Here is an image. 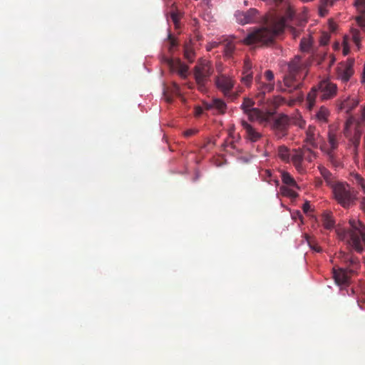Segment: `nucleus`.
I'll use <instances>...</instances> for the list:
<instances>
[{
	"mask_svg": "<svg viewBox=\"0 0 365 365\" xmlns=\"http://www.w3.org/2000/svg\"><path fill=\"white\" fill-rule=\"evenodd\" d=\"M317 96L320 98V93L317 86H316L311 89L307 96V107L309 110L314 108Z\"/></svg>",
	"mask_w": 365,
	"mask_h": 365,
	"instance_id": "nucleus-23",
	"label": "nucleus"
},
{
	"mask_svg": "<svg viewBox=\"0 0 365 365\" xmlns=\"http://www.w3.org/2000/svg\"><path fill=\"white\" fill-rule=\"evenodd\" d=\"M330 36L329 34L325 33L321 37L320 43L322 45H326L328 43L329 41Z\"/></svg>",
	"mask_w": 365,
	"mask_h": 365,
	"instance_id": "nucleus-48",
	"label": "nucleus"
},
{
	"mask_svg": "<svg viewBox=\"0 0 365 365\" xmlns=\"http://www.w3.org/2000/svg\"><path fill=\"white\" fill-rule=\"evenodd\" d=\"M307 242L310 247V248L317 252H322V248L320 246H319L313 239H312L311 237H307Z\"/></svg>",
	"mask_w": 365,
	"mask_h": 365,
	"instance_id": "nucleus-38",
	"label": "nucleus"
},
{
	"mask_svg": "<svg viewBox=\"0 0 365 365\" xmlns=\"http://www.w3.org/2000/svg\"><path fill=\"white\" fill-rule=\"evenodd\" d=\"M184 58L189 62L192 63L195 58V51L190 42L186 43L183 46Z\"/></svg>",
	"mask_w": 365,
	"mask_h": 365,
	"instance_id": "nucleus-26",
	"label": "nucleus"
},
{
	"mask_svg": "<svg viewBox=\"0 0 365 365\" xmlns=\"http://www.w3.org/2000/svg\"><path fill=\"white\" fill-rule=\"evenodd\" d=\"M278 156L284 161H288L289 159V150L287 147L282 145L277 150Z\"/></svg>",
	"mask_w": 365,
	"mask_h": 365,
	"instance_id": "nucleus-35",
	"label": "nucleus"
},
{
	"mask_svg": "<svg viewBox=\"0 0 365 365\" xmlns=\"http://www.w3.org/2000/svg\"><path fill=\"white\" fill-rule=\"evenodd\" d=\"M300 46L302 51H307L309 48V42L304 38L301 41Z\"/></svg>",
	"mask_w": 365,
	"mask_h": 365,
	"instance_id": "nucleus-49",
	"label": "nucleus"
},
{
	"mask_svg": "<svg viewBox=\"0 0 365 365\" xmlns=\"http://www.w3.org/2000/svg\"><path fill=\"white\" fill-rule=\"evenodd\" d=\"M350 180L353 184L359 187L365 195V179L360 174L353 173L350 174Z\"/></svg>",
	"mask_w": 365,
	"mask_h": 365,
	"instance_id": "nucleus-25",
	"label": "nucleus"
},
{
	"mask_svg": "<svg viewBox=\"0 0 365 365\" xmlns=\"http://www.w3.org/2000/svg\"><path fill=\"white\" fill-rule=\"evenodd\" d=\"M242 73H252V63L249 59L245 60L244 62Z\"/></svg>",
	"mask_w": 365,
	"mask_h": 365,
	"instance_id": "nucleus-42",
	"label": "nucleus"
},
{
	"mask_svg": "<svg viewBox=\"0 0 365 365\" xmlns=\"http://www.w3.org/2000/svg\"><path fill=\"white\" fill-rule=\"evenodd\" d=\"M351 38H352V40H353L354 43H355V45L358 48H359V46L361 43L360 32L356 29L352 30Z\"/></svg>",
	"mask_w": 365,
	"mask_h": 365,
	"instance_id": "nucleus-37",
	"label": "nucleus"
},
{
	"mask_svg": "<svg viewBox=\"0 0 365 365\" xmlns=\"http://www.w3.org/2000/svg\"><path fill=\"white\" fill-rule=\"evenodd\" d=\"M202 105L203 107L202 108H203V110H210L213 109L212 101L210 103L203 102Z\"/></svg>",
	"mask_w": 365,
	"mask_h": 365,
	"instance_id": "nucleus-50",
	"label": "nucleus"
},
{
	"mask_svg": "<svg viewBox=\"0 0 365 365\" xmlns=\"http://www.w3.org/2000/svg\"><path fill=\"white\" fill-rule=\"evenodd\" d=\"M167 101H168V102H171V99H170V98H168V99H167Z\"/></svg>",
	"mask_w": 365,
	"mask_h": 365,
	"instance_id": "nucleus-62",
	"label": "nucleus"
},
{
	"mask_svg": "<svg viewBox=\"0 0 365 365\" xmlns=\"http://www.w3.org/2000/svg\"><path fill=\"white\" fill-rule=\"evenodd\" d=\"M303 160L311 163L316 158L315 153L309 148L303 147L301 149Z\"/></svg>",
	"mask_w": 365,
	"mask_h": 365,
	"instance_id": "nucleus-27",
	"label": "nucleus"
},
{
	"mask_svg": "<svg viewBox=\"0 0 365 365\" xmlns=\"http://www.w3.org/2000/svg\"><path fill=\"white\" fill-rule=\"evenodd\" d=\"M212 106L213 109H215L219 113H224L227 109L226 103L219 98L212 100Z\"/></svg>",
	"mask_w": 365,
	"mask_h": 365,
	"instance_id": "nucleus-30",
	"label": "nucleus"
},
{
	"mask_svg": "<svg viewBox=\"0 0 365 365\" xmlns=\"http://www.w3.org/2000/svg\"><path fill=\"white\" fill-rule=\"evenodd\" d=\"M349 227H342L339 225L336 228L338 238L357 253L365 251V225L356 218L349 220Z\"/></svg>",
	"mask_w": 365,
	"mask_h": 365,
	"instance_id": "nucleus-2",
	"label": "nucleus"
},
{
	"mask_svg": "<svg viewBox=\"0 0 365 365\" xmlns=\"http://www.w3.org/2000/svg\"><path fill=\"white\" fill-rule=\"evenodd\" d=\"M354 5L360 13L365 14V0H356Z\"/></svg>",
	"mask_w": 365,
	"mask_h": 365,
	"instance_id": "nucleus-41",
	"label": "nucleus"
},
{
	"mask_svg": "<svg viewBox=\"0 0 365 365\" xmlns=\"http://www.w3.org/2000/svg\"><path fill=\"white\" fill-rule=\"evenodd\" d=\"M362 134L361 126L356 124L354 134L352 138H350V141L354 146V148L356 149L360 143L361 135Z\"/></svg>",
	"mask_w": 365,
	"mask_h": 365,
	"instance_id": "nucleus-28",
	"label": "nucleus"
},
{
	"mask_svg": "<svg viewBox=\"0 0 365 365\" xmlns=\"http://www.w3.org/2000/svg\"><path fill=\"white\" fill-rule=\"evenodd\" d=\"M291 31L292 33V35L294 36V38L297 37L299 36V31L297 30L296 29L293 28V27H291Z\"/></svg>",
	"mask_w": 365,
	"mask_h": 365,
	"instance_id": "nucleus-54",
	"label": "nucleus"
},
{
	"mask_svg": "<svg viewBox=\"0 0 365 365\" xmlns=\"http://www.w3.org/2000/svg\"><path fill=\"white\" fill-rule=\"evenodd\" d=\"M320 173L324 178V179L326 180L328 185L334 187L335 185L334 184L333 181V176L332 174L324 167H320L319 168Z\"/></svg>",
	"mask_w": 365,
	"mask_h": 365,
	"instance_id": "nucleus-29",
	"label": "nucleus"
},
{
	"mask_svg": "<svg viewBox=\"0 0 365 365\" xmlns=\"http://www.w3.org/2000/svg\"><path fill=\"white\" fill-rule=\"evenodd\" d=\"M197 132V130L195 129H188L184 132V135L185 137H190L195 134Z\"/></svg>",
	"mask_w": 365,
	"mask_h": 365,
	"instance_id": "nucleus-51",
	"label": "nucleus"
},
{
	"mask_svg": "<svg viewBox=\"0 0 365 365\" xmlns=\"http://www.w3.org/2000/svg\"><path fill=\"white\" fill-rule=\"evenodd\" d=\"M333 277L335 283L339 287H348L351 283V277L353 274H350L346 269L343 267H333Z\"/></svg>",
	"mask_w": 365,
	"mask_h": 365,
	"instance_id": "nucleus-10",
	"label": "nucleus"
},
{
	"mask_svg": "<svg viewBox=\"0 0 365 365\" xmlns=\"http://www.w3.org/2000/svg\"><path fill=\"white\" fill-rule=\"evenodd\" d=\"M174 89H175V92H178L179 91V87L177 84H174Z\"/></svg>",
	"mask_w": 365,
	"mask_h": 365,
	"instance_id": "nucleus-59",
	"label": "nucleus"
},
{
	"mask_svg": "<svg viewBox=\"0 0 365 365\" xmlns=\"http://www.w3.org/2000/svg\"><path fill=\"white\" fill-rule=\"evenodd\" d=\"M358 103L359 101L356 99L348 98L341 102L339 108L349 113L357 106Z\"/></svg>",
	"mask_w": 365,
	"mask_h": 365,
	"instance_id": "nucleus-20",
	"label": "nucleus"
},
{
	"mask_svg": "<svg viewBox=\"0 0 365 365\" xmlns=\"http://www.w3.org/2000/svg\"><path fill=\"white\" fill-rule=\"evenodd\" d=\"M317 88L322 101L334 98L337 93L336 85L327 80L320 81L317 85Z\"/></svg>",
	"mask_w": 365,
	"mask_h": 365,
	"instance_id": "nucleus-9",
	"label": "nucleus"
},
{
	"mask_svg": "<svg viewBox=\"0 0 365 365\" xmlns=\"http://www.w3.org/2000/svg\"><path fill=\"white\" fill-rule=\"evenodd\" d=\"M292 161L296 169L299 173H302L304 170V168L302 165V162L304 160L302 158L301 149L299 150H296L295 153L292 155Z\"/></svg>",
	"mask_w": 365,
	"mask_h": 365,
	"instance_id": "nucleus-24",
	"label": "nucleus"
},
{
	"mask_svg": "<svg viewBox=\"0 0 365 365\" xmlns=\"http://www.w3.org/2000/svg\"><path fill=\"white\" fill-rule=\"evenodd\" d=\"M235 38L234 36H222L221 38L220 43L224 45V53L227 57H231L235 50Z\"/></svg>",
	"mask_w": 365,
	"mask_h": 365,
	"instance_id": "nucleus-16",
	"label": "nucleus"
},
{
	"mask_svg": "<svg viewBox=\"0 0 365 365\" xmlns=\"http://www.w3.org/2000/svg\"><path fill=\"white\" fill-rule=\"evenodd\" d=\"M303 210L304 212L307 213L309 212V210H310V205L308 202H306L304 205H303Z\"/></svg>",
	"mask_w": 365,
	"mask_h": 365,
	"instance_id": "nucleus-53",
	"label": "nucleus"
},
{
	"mask_svg": "<svg viewBox=\"0 0 365 365\" xmlns=\"http://www.w3.org/2000/svg\"><path fill=\"white\" fill-rule=\"evenodd\" d=\"M216 68H217V72L220 73V74H222L221 73L222 71V64L219 63L218 65H217Z\"/></svg>",
	"mask_w": 365,
	"mask_h": 365,
	"instance_id": "nucleus-57",
	"label": "nucleus"
},
{
	"mask_svg": "<svg viewBox=\"0 0 365 365\" xmlns=\"http://www.w3.org/2000/svg\"><path fill=\"white\" fill-rule=\"evenodd\" d=\"M335 2H332L331 4H329V2L325 3L324 0H320V6L319 8V13L321 16H325L328 14V7H331L334 6Z\"/></svg>",
	"mask_w": 365,
	"mask_h": 365,
	"instance_id": "nucleus-34",
	"label": "nucleus"
},
{
	"mask_svg": "<svg viewBox=\"0 0 365 365\" xmlns=\"http://www.w3.org/2000/svg\"><path fill=\"white\" fill-rule=\"evenodd\" d=\"M322 222L324 228L326 230H332L333 228H336L338 227H335V221L331 212H324L322 214Z\"/></svg>",
	"mask_w": 365,
	"mask_h": 365,
	"instance_id": "nucleus-22",
	"label": "nucleus"
},
{
	"mask_svg": "<svg viewBox=\"0 0 365 365\" xmlns=\"http://www.w3.org/2000/svg\"><path fill=\"white\" fill-rule=\"evenodd\" d=\"M255 102L252 99L250 98H244L243 102L240 108L243 110V112L246 113L247 111H250L251 109L253 108Z\"/></svg>",
	"mask_w": 365,
	"mask_h": 365,
	"instance_id": "nucleus-33",
	"label": "nucleus"
},
{
	"mask_svg": "<svg viewBox=\"0 0 365 365\" xmlns=\"http://www.w3.org/2000/svg\"><path fill=\"white\" fill-rule=\"evenodd\" d=\"M237 21L242 25L257 23L259 20V11L256 9H250L247 11H237Z\"/></svg>",
	"mask_w": 365,
	"mask_h": 365,
	"instance_id": "nucleus-11",
	"label": "nucleus"
},
{
	"mask_svg": "<svg viewBox=\"0 0 365 365\" xmlns=\"http://www.w3.org/2000/svg\"><path fill=\"white\" fill-rule=\"evenodd\" d=\"M242 126L245 130L246 138L251 142H257L262 138V134L246 120L241 121Z\"/></svg>",
	"mask_w": 365,
	"mask_h": 365,
	"instance_id": "nucleus-15",
	"label": "nucleus"
},
{
	"mask_svg": "<svg viewBox=\"0 0 365 365\" xmlns=\"http://www.w3.org/2000/svg\"><path fill=\"white\" fill-rule=\"evenodd\" d=\"M354 58H348L346 61L339 63L336 68V78L344 83L348 82L354 72Z\"/></svg>",
	"mask_w": 365,
	"mask_h": 365,
	"instance_id": "nucleus-8",
	"label": "nucleus"
},
{
	"mask_svg": "<svg viewBox=\"0 0 365 365\" xmlns=\"http://www.w3.org/2000/svg\"><path fill=\"white\" fill-rule=\"evenodd\" d=\"M365 122V106L362 108L360 113V115L358 118L351 116L346 122L345 128L344 130V135L349 136V127L350 125L355 123L358 125L361 126Z\"/></svg>",
	"mask_w": 365,
	"mask_h": 365,
	"instance_id": "nucleus-17",
	"label": "nucleus"
},
{
	"mask_svg": "<svg viewBox=\"0 0 365 365\" xmlns=\"http://www.w3.org/2000/svg\"><path fill=\"white\" fill-rule=\"evenodd\" d=\"M281 191H282V193L284 195H286V196H288V197H292V198H294L297 196V194L295 191L291 190V189H289L286 187H281Z\"/></svg>",
	"mask_w": 365,
	"mask_h": 365,
	"instance_id": "nucleus-40",
	"label": "nucleus"
},
{
	"mask_svg": "<svg viewBox=\"0 0 365 365\" xmlns=\"http://www.w3.org/2000/svg\"><path fill=\"white\" fill-rule=\"evenodd\" d=\"M318 133H317L316 127L314 125H309L306 130V142L311 145L313 148H317L316 138Z\"/></svg>",
	"mask_w": 365,
	"mask_h": 365,
	"instance_id": "nucleus-21",
	"label": "nucleus"
},
{
	"mask_svg": "<svg viewBox=\"0 0 365 365\" xmlns=\"http://www.w3.org/2000/svg\"><path fill=\"white\" fill-rule=\"evenodd\" d=\"M356 20L359 26L362 29V30L365 33V19L364 18V16H358L356 17Z\"/></svg>",
	"mask_w": 365,
	"mask_h": 365,
	"instance_id": "nucleus-46",
	"label": "nucleus"
},
{
	"mask_svg": "<svg viewBox=\"0 0 365 365\" xmlns=\"http://www.w3.org/2000/svg\"><path fill=\"white\" fill-rule=\"evenodd\" d=\"M257 93H256V98L259 99V102L262 103V100L264 98V96L267 93H269L272 91L274 88V83H264L261 81V76H257L255 78Z\"/></svg>",
	"mask_w": 365,
	"mask_h": 365,
	"instance_id": "nucleus-14",
	"label": "nucleus"
},
{
	"mask_svg": "<svg viewBox=\"0 0 365 365\" xmlns=\"http://www.w3.org/2000/svg\"><path fill=\"white\" fill-rule=\"evenodd\" d=\"M162 61L163 63H166L170 67V68L172 69V68L173 67V65L175 62V59L163 56L162 57Z\"/></svg>",
	"mask_w": 365,
	"mask_h": 365,
	"instance_id": "nucleus-43",
	"label": "nucleus"
},
{
	"mask_svg": "<svg viewBox=\"0 0 365 365\" xmlns=\"http://www.w3.org/2000/svg\"><path fill=\"white\" fill-rule=\"evenodd\" d=\"M203 113V108L200 106H197L195 108V115L196 117H199Z\"/></svg>",
	"mask_w": 365,
	"mask_h": 365,
	"instance_id": "nucleus-52",
	"label": "nucleus"
},
{
	"mask_svg": "<svg viewBox=\"0 0 365 365\" xmlns=\"http://www.w3.org/2000/svg\"><path fill=\"white\" fill-rule=\"evenodd\" d=\"M201 38L202 37L200 36H199V35L197 36V41H200L201 39Z\"/></svg>",
	"mask_w": 365,
	"mask_h": 365,
	"instance_id": "nucleus-61",
	"label": "nucleus"
},
{
	"mask_svg": "<svg viewBox=\"0 0 365 365\" xmlns=\"http://www.w3.org/2000/svg\"><path fill=\"white\" fill-rule=\"evenodd\" d=\"M264 76L266 78V80L268 81V83H274V73L270 70H267L264 73Z\"/></svg>",
	"mask_w": 365,
	"mask_h": 365,
	"instance_id": "nucleus-45",
	"label": "nucleus"
},
{
	"mask_svg": "<svg viewBox=\"0 0 365 365\" xmlns=\"http://www.w3.org/2000/svg\"><path fill=\"white\" fill-rule=\"evenodd\" d=\"M336 258L346 266V267L344 268L346 269L350 274H355L360 269L361 264L359 259L351 252L340 251L336 255Z\"/></svg>",
	"mask_w": 365,
	"mask_h": 365,
	"instance_id": "nucleus-7",
	"label": "nucleus"
},
{
	"mask_svg": "<svg viewBox=\"0 0 365 365\" xmlns=\"http://www.w3.org/2000/svg\"><path fill=\"white\" fill-rule=\"evenodd\" d=\"M349 52V48H347L346 46H344V48H343V53L344 56H346Z\"/></svg>",
	"mask_w": 365,
	"mask_h": 365,
	"instance_id": "nucleus-58",
	"label": "nucleus"
},
{
	"mask_svg": "<svg viewBox=\"0 0 365 365\" xmlns=\"http://www.w3.org/2000/svg\"><path fill=\"white\" fill-rule=\"evenodd\" d=\"M262 178L264 180L267 181L269 184H272L273 182L275 185H279V180L273 176L272 173L269 170H266L264 171V174H262Z\"/></svg>",
	"mask_w": 365,
	"mask_h": 365,
	"instance_id": "nucleus-32",
	"label": "nucleus"
},
{
	"mask_svg": "<svg viewBox=\"0 0 365 365\" xmlns=\"http://www.w3.org/2000/svg\"><path fill=\"white\" fill-rule=\"evenodd\" d=\"M220 41L219 42L217 41H212L207 44L206 49L207 51H210L212 49L218 47V46L220 44Z\"/></svg>",
	"mask_w": 365,
	"mask_h": 365,
	"instance_id": "nucleus-47",
	"label": "nucleus"
},
{
	"mask_svg": "<svg viewBox=\"0 0 365 365\" xmlns=\"http://www.w3.org/2000/svg\"><path fill=\"white\" fill-rule=\"evenodd\" d=\"M188 69V66L182 62L180 59L177 58L171 70L176 71L182 78H185L187 75Z\"/></svg>",
	"mask_w": 365,
	"mask_h": 365,
	"instance_id": "nucleus-19",
	"label": "nucleus"
},
{
	"mask_svg": "<svg viewBox=\"0 0 365 365\" xmlns=\"http://www.w3.org/2000/svg\"><path fill=\"white\" fill-rule=\"evenodd\" d=\"M294 103H295V100H292L289 103V106H293L294 104Z\"/></svg>",
	"mask_w": 365,
	"mask_h": 365,
	"instance_id": "nucleus-60",
	"label": "nucleus"
},
{
	"mask_svg": "<svg viewBox=\"0 0 365 365\" xmlns=\"http://www.w3.org/2000/svg\"><path fill=\"white\" fill-rule=\"evenodd\" d=\"M170 19L175 26V28L179 29L180 26L179 14L175 11H173L170 14Z\"/></svg>",
	"mask_w": 365,
	"mask_h": 365,
	"instance_id": "nucleus-39",
	"label": "nucleus"
},
{
	"mask_svg": "<svg viewBox=\"0 0 365 365\" xmlns=\"http://www.w3.org/2000/svg\"><path fill=\"white\" fill-rule=\"evenodd\" d=\"M290 124H294L299 128H304L305 121L302 118L299 114L289 117L284 114H280L272 123V128L277 135L281 138L287 134L288 127Z\"/></svg>",
	"mask_w": 365,
	"mask_h": 365,
	"instance_id": "nucleus-4",
	"label": "nucleus"
},
{
	"mask_svg": "<svg viewBox=\"0 0 365 365\" xmlns=\"http://www.w3.org/2000/svg\"><path fill=\"white\" fill-rule=\"evenodd\" d=\"M214 72L211 61L200 58L193 68V76L197 88L202 92L206 91V86Z\"/></svg>",
	"mask_w": 365,
	"mask_h": 365,
	"instance_id": "nucleus-3",
	"label": "nucleus"
},
{
	"mask_svg": "<svg viewBox=\"0 0 365 365\" xmlns=\"http://www.w3.org/2000/svg\"><path fill=\"white\" fill-rule=\"evenodd\" d=\"M333 190L336 200L344 207H349L356 199L348 185L338 183L333 187Z\"/></svg>",
	"mask_w": 365,
	"mask_h": 365,
	"instance_id": "nucleus-5",
	"label": "nucleus"
},
{
	"mask_svg": "<svg viewBox=\"0 0 365 365\" xmlns=\"http://www.w3.org/2000/svg\"><path fill=\"white\" fill-rule=\"evenodd\" d=\"M330 115L329 109L325 106H321L314 115V119L317 122L321 124H324L328 122V118Z\"/></svg>",
	"mask_w": 365,
	"mask_h": 365,
	"instance_id": "nucleus-18",
	"label": "nucleus"
},
{
	"mask_svg": "<svg viewBox=\"0 0 365 365\" xmlns=\"http://www.w3.org/2000/svg\"><path fill=\"white\" fill-rule=\"evenodd\" d=\"M235 84L233 77L226 76L225 74H219L215 78V85L217 88L224 94L225 97L230 98L234 100L237 98V94L231 93Z\"/></svg>",
	"mask_w": 365,
	"mask_h": 365,
	"instance_id": "nucleus-6",
	"label": "nucleus"
},
{
	"mask_svg": "<svg viewBox=\"0 0 365 365\" xmlns=\"http://www.w3.org/2000/svg\"><path fill=\"white\" fill-rule=\"evenodd\" d=\"M336 61V58L333 55L329 56V67H331Z\"/></svg>",
	"mask_w": 365,
	"mask_h": 365,
	"instance_id": "nucleus-55",
	"label": "nucleus"
},
{
	"mask_svg": "<svg viewBox=\"0 0 365 365\" xmlns=\"http://www.w3.org/2000/svg\"><path fill=\"white\" fill-rule=\"evenodd\" d=\"M341 138V134L336 128L329 126L328 132V143L330 148L327 151V154L330 158H333L332 153L338 148L339 141Z\"/></svg>",
	"mask_w": 365,
	"mask_h": 365,
	"instance_id": "nucleus-13",
	"label": "nucleus"
},
{
	"mask_svg": "<svg viewBox=\"0 0 365 365\" xmlns=\"http://www.w3.org/2000/svg\"><path fill=\"white\" fill-rule=\"evenodd\" d=\"M287 68L283 78L284 85L286 87L283 91L292 93L302 88L304 80L309 71L310 62L300 56H295L287 63Z\"/></svg>",
	"mask_w": 365,
	"mask_h": 365,
	"instance_id": "nucleus-1",
	"label": "nucleus"
},
{
	"mask_svg": "<svg viewBox=\"0 0 365 365\" xmlns=\"http://www.w3.org/2000/svg\"><path fill=\"white\" fill-rule=\"evenodd\" d=\"M241 82L247 87H250L253 80L252 73H242Z\"/></svg>",
	"mask_w": 365,
	"mask_h": 365,
	"instance_id": "nucleus-36",
	"label": "nucleus"
},
{
	"mask_svg": "<svg viewBox=\"0 0 365 365\" xmlns=\"http://www.w3.org/2000/svg\"><path fill=\"white\" fill-rule=\"evenodd\" d=\"M168 39L170 41V46L168 48L169 51L171 53L173 51V48L177 46L178 43L176 40L173 37L171 34L168 35Z\"/></svg>",
	"mask_w": 365,
	"mask_h": 365,
	"instance_id": "nucleus-44",
	"label": "nucleus"
},
{
	"mask_svg": "<svg viewBox=\"0 0 365 365\" xmlns=\"http://www.w3.org/2000/svg\"><path fill=\"white\" fill-rule=\"evenodd\" d=\"M250 120H258L261 123L267 124L271 121L273 118V113L271 112H264L258 108H253L245 113Z\"/></svg>",
	"mask_w": 365,
	"mask_h": 365,
	"instance_id": "nucleus-12",
	"label": "nucleus"
},
{
	"mask_svg": "<svg viewBox=\"0 0 365 365\" xmlns=\"http://www.w3.org/2000/svg\"><path fill=\"white\" fill-rule=\"evenodd\" d=\"M361 207L363 210V211L365 212V195L361 198Z\"/></svg>",
	"mask_w": 365,
	"mask_h": 365,
	"instance_id": "nucleus-56",
	"label": "nucleus"
},
{
	"mask_svg": "<svg viewBox=\"0 0 365 365\" xmlns=\"http://www.w3.org/2000/svg\"><path fill=\"white\" fill-rule=\"evenodd\" d=\"M282 180L284 184L297 187V185L294 179L291 176V175L287 172H282Z\"/></svg>",
	"mask_w": 365,
	"mask_h": 365,
	"instance_id": "nucleus-31",
	"label": "nucleus"
}]
</instances>
